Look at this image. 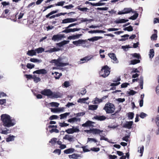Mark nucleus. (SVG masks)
<instances>
[{
  "instance_id": "nucleus-1",
  "label": "nucleus",
  "mask_w": 159,
  "mask_h": 159,
  "mask_svg": "<svg viewBox=\"0 0 159 159\" xmlns=\"http://www.w3.org/2000/svg\"><path fill=\"white\" fill-rule=\"evenodd\" d=\"M1 119L3 125L7 127L13 126L16 123L15 120L11 118L10 116L7 114H2L1 116Z\"/></svg>"
},
{
  "instance_id": "nucleus-2",
  "label": "nucleus",
  "mask_w": 159,
  "mask_h": 159,
  "mask_svg": "<svg viewBox=\"0 0 159 159\" xmlns=\"http://www.w3.org/2000/svg\"><path fill=\"white\" fill-rule=\"evenodd\" d=\"M50 62L52 63H54V65L57 67H62L69 65L68 62H65L63 61V58L61 57H59L57 59H53Z\"/></svg>"
},
{
  "instance_id": "nucleus-3",
  "label": "nucleus",
  "mask_w": 159,
  "mask_h": 159,
  "mask_svg": "<svg viewBox=\"0 0 159 159\" xmlns=\"http://www.w3.org/2000/svg\"><path fill=\"white\" fill-rule=\"evenodd\" d=\"M103 109L106 111L107 113L111 114L114 112L115 108L113 104L109 103L105 104Z\"/></svg>"
},
{
  "instance_id": "nucleus-4",
  "label": "nucleus",
  "mask_w": 159,
  "mask_h": 159,
  "mask_svg": "<svg viewBox=\"0 0 159 159\" xmlns=\"http://www.w3.org/2000/svg\"><path fill=\"white\" fill-rule=\"evenodd\" d=\"M110 68L107 66H103L100 72V75L104 78L107 77L110 74Z\"/></svg>"
},
{
  "instance_id": "nucleus-5",
  "label": "nucleus",
  "mask_w": 159,
  "mask_h": 159,
  "mask_svg": "<svg viewBox=\"0 0 159 159\" xmlns=\"http://www.w3.org/2000/svg\"><path fill=\"white\" fill-rule=\"evenodd\" d=\"M131 12L132 13H135V11H134L130 7L125 8L122 10L121 11H119L117 14L119 15L122 14H125L130 13Z\"/></svg>"
},
{
  "instance_id": "nucleus-6",
  "label": "nucleus",
  "mask_w": 159,
  "mask_h": 159,
  "mask_svg": "<svg viewBox=\"0 0 159 159\" xmlns=\"http://www.w3.org/2000/svg\"><path fill=\"white\" fill-rule=\"evenodd\" d=\"M41 93L43 95L51 97L52 91L50 89H45L41 92Z\"/></svg>"
},
{
  "instance_id": "nucleus-7",
  "label": "nucleus",
  "mask_w": 159,
  "mask_h": 159,
  "mask_svg": "<svg viewBox=\"0 0 159 159\" xmlns=\"http://www.w3.org/2000/svg\"><path fill=\"white\" fill-rule=\"evenodd\" d=\"M63 37V36L61 34H57L53 35L52 39L54 41H59L61 40Z\"/></svg>"
},
{
  "instance_id": "nucleus-8",
  "label": "nucleus",
  "mask_w": 159,
  "mask_h": 159,
  "mask_svg": "<svg viewBox=\"0 0 159 159\" xmlns=\"http://www.w3.org/2000/svg\"><path fill=\"white\" fill-rule=\"evenodd\" d=\"M108 56L112 60V62L114 63H118V61L116 57L115 54L113 53H110L108 54Z\"/></svg>"
},
{
  "instance_id": "nucleus-9",
  "label": "nucleus",
  "mask_w": 159,
  "mask_h": 159,
  "mask_svg": "<svg viewBox=\"0 0 159 159\" xmlns=\"http://www.w3.org/2000/svg\"><path fill=\"white\" fill-rule=\"evenodd\" d=\"M61 94L58 92H52V94H51L50 98H61Z\"/></svg>"
},
{
  "instance_id": "nucleus-10",
  "label": "nucleus",
  "mask_w": 159,
  "mask_h": 159,
  "mask_svg": "<svg viewBox=\"0 0 159 159\" xmlns=\"http://www.w3.org/2000/svg\"><path fill=\"white\" fill-rule=\"evenodd\" d=\"M81 29V28L66 29L65 30L62 31V32L68 33L70 32H75L76 31H79Z\"/></svg>"
},
{
  "instance_id": "nucleus-11",
  "label": "nucleus",
  "mask_w": 159,
  "mask_h": 159,
  "mask_svg": "<svg viewBox=\"0 0 159 159\" xmlns=\"http://www.w3.org/2000/svg\"><path fill=\"white\" fill-rule=\"evenodd\" d=\"M80 118L74 117L69 119L67 121L71 123H73L77 121L80 122Z\"/></svg>"
},
{
  "instance_id": "nucleus-12",
  "label": "nucleus",
  "mask_w": 159,
  "mask_h": 159,
  "mask_svg": "<svg viewBox=\"0 0 159 159\" xmlns=\"http://www.w3.org/2000/svg\"><path fill=\"white\" fill-rule=\"evenodd\" d=\"M33 74H45L47 73V71L46 70L43 69L40 70H36L33 72Z\"/></svg>"
},
{
  "instance_id": "nucleus-13",
  "label": "nucleus",
  "mask_w": 159,
  "mask_h": 159,
  "mask_svg": "<svg viewBox=\"0 0 159 159\" xmlns=\"http://www.w3.org/2000/svg\"><path fill=\"white\" fill-rule=\"evenodd\" d=\"M133 124V122L132 121H127L124 124L123 126L124 128L129 129L131 128Z\"/></svg>"
},
{
  "instance_id": "nucleus-14",
  "label": "nucleus",
  "mask_w": 159,
  "mask_h": 159,
  "mask_svg": "<svg viewBox=\"0 0 159 159\" xmlns=\"http://www.w3.org/2000/svg\"><path fill=\"white\" fill-rule=\"evenodd\" d=\"M82 35V34H77L75 35H73L72 36H69L68 37V39L71 40V39H79L80 36Z\"/></svg>"
},
{
  "instance_id": "nucleus-15",
  "label": "nucleus",
  "mask_w": 159,
  "mask_h": 159,
  "mask_svg": "<svg viewBox=\"0 0 159 159\" xmlns=\"http://www.w3.org/2000/svg\"><path fill=\"white\" fill-rule=\"evenodd\" d=\"M129 21L128 20H125L124 19H117L114 21V22L117 24L125 23Z\"/></svg>"
},
{
  "instance_id": "nucleus-16",
  "label": "nucleus",
  "mask_w": 159,
  "mask_h": 159,
  "mask_svg": "<svg viewBox=\"0 0 159 159\" xmlns=\"http://www.w3.org/2000/svg\"><path fill=\"white\" fill-rule=\"evenodd\" d=\"M92 58V57L90 56H87L82 58L80 59V61H83V62H80V63H83L85 62H87L88 61L90 60Z\"/></svg>"
},
{
  "instance_id": "nucleus-17",
  "label": "nucleus",
  "mask_w": 159,
  "mask_h": 159,
  "mask_svg": "<svg viewBox=\"0 0 159 159\" xmlns=\"http://www.w3.org/2000/svg\"><path fill=\"white\" fill-rule=\"evenodd\" d=\"M64 139L67 140L70 142H72L73 141V136L71 135L66 134L63 138Z\"/></svg>"
},
{
  "instance_id": "nucleus-18",
  "label": "nucleus",
  "mask_w": 159,
  "mask_h": 159,
  "mask_svg": "<svg viewBox=\"0 0 159 159\" xmlns=\"http://www.w3.org/2000/svg\"><path fill=\"white\" fill-rule=\"evenodd\" d=\"M94 118L98 120L102 121L105 120L106 117L104 116H96L94 117Z\"/></svg>"
},
{
  "instance_id": "nucleus-19",
  "label": "nucleus",
  "mask_w": 159,
  "mask_h": 159,
  "mask_svg": "<svg viewBox=\"0 0 159 159\" xmlns=\"http://www.w3.org/2000/svg\"><path fill=\"white\" fill-rule=\"evenodd\" d=\"M94 123L93 122L91 121L88 120L85 123L83 124L82 125L83 127H87L88 126H92V124Z\"/></svg>"
},
{
  "instance_id": "nucleus-20",
  "label": "nucleus",
  "mask_w": 159,
  "mask_h": 159,
  "mask_svg": "<svg viewBox=\"0 0 159 159\" xmlns=\"http://www.w3.org/2000/svg\"><path fill=\"white\" fill-rule=\"evenodd\" d=\"M102 38V37L101 36H94L92 38L88 39V40L90 41L94 42Z\"/></svg>"
},
{
  "instance_id": "nucleus-21",
  "label": "nucleus",
  "mask_w": 159,
  "mask_h": 159,
  "mask_svg": "<svg viewBox=\"0 0 159 159\" xmlns=\"http://www.w3.org/2000/svg\"><path fill=\"white\" fill-rule=\"evenodd\" d=\"M84 42V40L82 39H79L78 40L74 41L73 42V43L76 46H78L80 44H82Z\"/></svg>"
},
{
  "instance_id": "nucleus-22",
  "label": "nucleus",
  "mask_w": 159,
  "mask_h": 159,
  "mask_svg": "<svg viewBox=\"0 0 159 159\" xmlns=\"http://www.w3.org/2000/svg\"><path fill=\"white\" fill-rule=\"evenodd\" d=\"M77 9L79 10L84 12H88L89 10V9L87 7H81L80 6L77 7Z\"/></svg>"
},
{
  "instance_id": "nucleus-23",
  "label": "nucleus",
  "mask_w": 159,
  "mask_h": 159,
  "mask_svg": "<svg viewBox=\"0 0 159 159\" xmlns=\"http://www.w3.org/2000/svg\"><path fill=\"white\" fill-rule=\"evenodd\" d=\"M101 130L97 129H92L91 130L92 133L93 134H100Z\"/></svg>"
},
{
  "instance_id": "nucleus-24",
  "label": "nucleus",
  "mask_w": 159,
  "mask_h": 159,
  "mask_svg": "<svg viewBox=\"0 0 159 159\" xmlns=\"http://www.w3.org/2000/svg\"><path fill=\"white\" fill-rule=\"evenodd\" d=\"M70 114V112H66L63 114H61L60 115V119L61 120L65 119Z\"/></svg>"
},
{
  "instance_id": "nucleus-25",
  "label": "nucleus",
  "mask_w": 159,
  "mask_h": 159,
  "mask_svg": "<svg viewBox=\"0 0 159 159\" xmlns=\"http://www.w3.org/2000/svg\"><path fill=\"white\" fill-rule=\"evenodd\" d=\"M154 51L153 49H151L149 50V56L150 59H152L154 56Z\"/></svg>"
},
{
  "instance_id": "nucleus-26",
  "label": "nucleus",
  "mask_w": 159,
  "mask_h": 159,
  "mask_svg": "<svg viewBox=\"0 0 159 159\" xmlns=\"http://www.w3.org/2000/svg\"><path fill=\"white\" fill-rule=\"evenodd\" d=\"M27 54L29 56H32L36 55V53L35 50H29Z\"/></svg>"
},
{
  "instance_id": "nucleus-27",
  "label": "nucleus",
  "mask_w": 159,
  "mask_h": 159,
  "mask_svg": "<svg viewBox=\"0 0 159 159\" xmlns=\"http://www.w3.org/2000/svg\"><path fill=\"white\" fill-rule=\"evenodd\" d=\"M74 151V149L73 148H70L65 150L64 152L66 154H69L73 152Z\"/></svg>"
},
{
  "instance_id": "nucleus-28",
  "label": "nucleus",
  "mask_w": 159,
  "mask_h": 159,
  "mask_svg": "<svg viewBox=\"0 0 159 159\" xmlns=\"http://www.w3.org/2000/svg\"><path fill=\"white\" fill-rule=\"evenodd\" d=\"M52 74L55 75L54 77L56 79H58L62 75L61 73H59L57 72H55L54 73L52 72Z\"/></svg>"
},
{
  "instance_id": "nucleus-29",
  "label": "nucleus",
  "mask_w": 159,
  "mask_h": 159,
  "mask_svg": "<svg viewBox=\"0 0 159 159\" xmlns=\"http://www.w3.org/2000/svg\"><path fill=\"white\" fill-rule=\"evenodd\" d=\"M139 85L141 89H143V77L142 76H141L140 77L139 79Z\"/></svg>"
},
{
  "instance_id": "nucleus-30",
  "label": "nucleus",
  "mask_w": 159,
  "mask_h": 159,
  "mask_svg": "<svg viewBox=\"0 0 159 159\" xmlns=\"http://www.w3.org/2000/svg\"><path fill=\"white\" fill-rule=\"evenodd\" d=\"M98 107L97 105H90L89 106V110L94 111L96 110Z\"/></svg>"
},
{
  "instance_id": "nucleus-31",
  "label": "nucleus",
  "mask_w": 159,
  "mask_h": 159,
  "mask_svg": "<svg viewBox=\"0 0 159 159\" xmlns=\"http://www.w3.org/2000/svg\"><path fill=\"white\" fill-rule=\"evenodd\" d=\"M144 148L143 146L141 147H139L138 148V152H139L141 153L140 157L143 156V154L144 151Z\"/></svg>"
},
{
  "instance_id": "nucleus-32",
  "label": "nucleus",
  "mask_w": 159,
  "mask_h": 159,
  "mask_svg": "<svg viewBox=\"0 0 159 159\" xmlns=\"http://www.w3.org/2000/svg\"><path fill=\"white\" fill-rule=\"evenodd\" d=\"M15 137L13 135H10L6 139V140L7 142H9L14 140Z\"/></svg>"
},
{
  "instance_id": "nucleus-33",
  "label": "nucleus",
  "mask_w": 159,
  "mask_h": 159,
  "mask_svg": "<svg viewBox=\"0 0 159 159\" xmlns=\"http://www.w3.org/2000/svg\"><path fill=\"white\" fill-rule=\"evenodd\" d=\"M44 48L42 47H40L35 49L36 53H42L44 51Z\"/></svg>"
},
{
  "instance_id": "nucleus-34",
  "label": "nucleus",
  "mask_w": 159,
  "mask_h": 159,
  "mask_svg": "<svg viewBox=\"0 0 159 159\" xmlns=\"http://www.w3.org/2000/svg\"><path fill=\"white\" fill-rule=\"evenodd\" d=\"M93 103L94 104H98L102 102V99H99L97 97H96L93 101Z\"/></svg>"
},
{
  "instance_id": "nucleus-35",
  "label": "nucleus",
  "mask_w": 159,
  "mask_h": 159,
  "mask_svg": "<svg viewBox=\"0 0 159 159\" xmlns=\"http://www.w3.org/2000/svg\"><path fill=\"white\" fill-rule=\"evenodd\" d=\"M79 157V155L75 153L69 155V157L70 158L77 159Z\"/></svg>"
},
{
  "instance_id": "nucleus-36",
  "label": "nucleus",
  "mask_w": 159,
  "mask_h": 159,
  "mask_svg": "<svg viewBox=\"0 0 159 159\" xmlns=\"http://www.w3.org/2000/svg\"><path fill=\"white\" fill-rule=\"evenodd\" d=\"M129 36V35L127 34H125L123 35H122L121 36V37L122 38H122L120 40V41H125L126 39H128V37Z\"/></svg>"
},
{
  "instance_id": "nucleus-37",
  "label": "nucleus",
  "mask_w": 159,
  "mask_h": 159,
  "mask_svg": "<svg viewBox=\"0 0 159 159\" xmlns=\"http://www.w3.org/2000/svg\"><path fill=\"white\" fill-rule=\"evenodd\" d=\"M33 79L34 80V81L37 83L39 82L40 81L41 79L39 77H37L35 75H34Z\"/></svg>"
},
{
  "instance_id": "nucleus-38",
  "label": "nucleus",
  "mask_w": 159,
  "mask_h": 159,
  "mask_svg": "<svg viewBox=\"0 0 159 159\" xmlns=\"http://www.w3.org/2000/svg\"><path fill=\"white\" fill-rule=\"evenodd\" d=\"M81 20V22L79 23H83L87 21H91L93 20L92 19H88L87 18H81L80 19Z\"/></svg>"
},
{
  "instance_id": "nucleus-39",
  "label": "nucleus",
  "mask_w": 159,
  "mask_h": 159,
  "mask_svg": "<svg viewBox=\"0 0 159 159\" xmlns=\"http://www.w3.org/2000/svg\"><path fill=\"white\" fill-rule=\"evenodd\" d=\"M128 119L129 120L132 119L134 117V114L133 112H129L127 114Z\"/></svg>"
},
{
  "instance_id": "nucleus-40",
  "label": "nucleus",
  "mask_w": 159,
  "mask_h": 159,
  "mask_svg": "<svg viewBox=\"0 0 159 159\" xmlns=\"http://www.w3.org/2000/svg\"><path fill=\"white\" fill-rule=\"evenodd\" d=\"M59 50V48H50L47 52H49V53H52L53 52L58 51Z\"/></svg>"
},
{
  "instance_id": "nucleus-41",
  "label": "nucleus",
  "mask_w": 159,
  "mask_h": 159,
  "mask_svg": "<svg viewBox=\"0 0 159 159\" xmlns=\"http://www.w3.org/2000/svg\"><path fill=\"white\" fill-rule=\"evenodd\" d=\"M138 16V14L137 13H135L134 15L129 17V19L130 20H135Z\"/></svg>"
},
{
  "instance_id": "nucleus-42",
  "label": "nucleus",
  "mask_w": 159,
  "mask_h": 159,
  "mask_svg": "<svg viewBox=\"0 0 159 159\" xmlns=\"http://www.w3.org/2000/svg\"><path fill=\"white\" fill-rule=\"evenodd\" d=\"M30 61L36 63V62H40L41 61L37 59L34 58H31L30 59Z\"/></svg>"
},
{
  "instance_id": "nucleus-43",
  "label": "nucleus",
  "mask_w": 159,
  "mask_h": 159,
  "mask_svg": "<svg viewBox=\"0 0 159 159\" xmlns=\"http://www.w3.org/2000/svg\"><path fill=\"white\" fill-rule=\"evenodd\" d=\"M140 62L139 60L134 59L132 60L131 61V63L133 65H134L137 63H139Z\"/></svg>"
},
{
  "instance_id": "nucleus-44",
  "label": "nucleus",
  "mask_w": 159,
  "mask_h": 159,
  "mask_svg": "<svg viewBox=\"0 0 159 159\" xmlns=\"http://www.w3.org/2000/svg\"><path fill=\"white\" fill-rule=\"evenodd\" d=\"M65 2V1H61V2H58L57 3H56L55 4H54V6H62L64 5V4Z\"/></svg>"
},
{
  "instance_id": "nucleus-45",
  "label": "nucleus",
  "mask_w": 159,
  "mask_h": 159,
  "mask_svg": "<svg viewBox=\"0 0 159 159\" xmlns=\"http://www.w3.org/2000/svg\"><path fill=\"white\" fill-rule=\"evenodd\" d=\"M139 116L142 119H143L148 116V115L143 112H142L140 113Z\"/></svg>"
},
{
  "instance_id": "nucleus-46",
  "label": "nucleus",
  "mask_w": 159,
  "mask_h": 159,
  "mask_svg": "<svg viewBox=\"0 0 159 159\" xmlns=\"http://www.w3.org/2000/svg\"><path fill=\"white\" fill-rule=\"evenodd\" d=\"M51 106L52 107H57L59 105V104L56 102H52L50 103Z\"/></svg>"
},
{
  "instance_id": "nucleus-47",
  "label": "nucleus",
  "mask_w": 159,
  "mask_h": 159,
  "mask_svg": "<svg viewBox=\"0 0 159 159\" xmlns=\"http://www.w3.org/2000/svg\"><path fill=\"white\" fill-rule=\"evenodd\" d=\"M100 134H99V135L100 136V137H102V136H105L107 135V133L105 131H103V130H101V132H100Z\"/></svg>"
},
{
  "instance_id": "nucleus-48",
  "label": "nucleus",
  "mask_w": 159,
  "mask_h": 159,
  "mask_svg": "<svg viewBox=\"0 0 159 159\" xmlns=\"http://www.w3.org/2000/svg\"><path fill=\"white\" fill-rule=\"evenodd\" d=\"M57 140L56 138H53L49 141V143H51L52 145H54L56 143Z\"/></svg>"
},
{
  "instance_id": "nucleus-49",
  "label": "nucleus",
  "mask_w": 159,
  "mask_h": 159,
  "mask_svg": "<svg viewBox=\"0 0 159 159\" xmlns=\"http://www.w3.org/2000/svg\"><path fill=\"white\" fill-rule=\"evenodd\" d=\"M62 85L65 88H67L70 85V83L68 81H65Z\"/></svg>"
},
{
  "instance_id": "nucleus-50",
  "label": "nucleus",
  "mask_w": 159,
  "mask_h": 159,
  "mask_svg": "<svg viewBox=\"0 0 159 159\" xmlns=\"http://www.w3.org/2000/svg\"><path fill=\"white\" fill-rule=\"evenodd\" d=\"M34 65L31 63H27L26 65L27 67L29 69H32L34 67Z\"/></svg>"
},
{
  "instance_id": "nucleus-51",
  "label": "nucleus",
  "mask_w": 159,
  "mask_h": 159,
  "mask_svg": "<svg viewBox=\"0 0 159 159\" xmlns=\"http://www.w3.org/2000/svg\"><path fill=\"white\" fill-rule=\"evenodd\" d=\"M10 132V131L9 129H7L6 130H2V131L1 133L2 134H7L9 133Z\"/></svg>"
},
{
  "instance_id": "nucleus-52",
  "label": "nucleus",
  "mask_w": 159,
  "mask_h": 159,
  "mask_svg": "<svg viewBox=\"0 0 159 159\" xmlns=\"http://www.w3.org/2000/svg\"><path fill=\"white\" fill-rule=\"evenodd\" d=\"M132 56L133 57L136 58L138 59H139L140 58V56L139 54L135 53L132 54Z\"/></svg>"
},
{
  "instance_id": "nucleus-53",
  "label": "nucleus",
  "mask_w": 159,
  "mask_h": 159,
  "mask_svg": "<svg viewBox=\"0 0 159 159\" xmlns=\"http://www.w3.org/2000/svg\"><path fill=\"white\" fill-rule=\"evenodd\" d=\"M69 125V124L66 123L65 122L59 123V125L61 127H64L67 126H68Z\"/></svg>"
},
{
  "instance_id": "nucleus-54",
  "label": "nucleus",
  "mask_w": 159,
  "mask_h": 159,
  "mask_svg": "<svg viewBox=\"0 0 159 159\" xmlns=\"http://www.w3.org/2000/svg\"><path fill=\"white\" fill-rule=\"evenodd\" d=\"M85 114V113L84 112H81L77 113L75 114V115L77 117H79L80 116H82L84 115Z\"/></svg>"
},
{
  "instance_id": "nucleus-55",
  "label": "nucleus",
  "mask_w": 159,
  "mask_h": 159,
  "mask_svg": "<svg viewBox=\"0 0 159 159\" xmlns=\"http://www.w3.org/2000/svg\"><path fill=\"white\" fill-rule=\"evenodd\" d=\"M157 34H154L152 35L151 37V39L152 40H156L157 38Z\"/></svg>"
},
{
  "instance_id": "nucleus-56",
  "label": "nucleus",
  "mask_w": 159,
  "mask_h": 159,
  "mask_svg": "<svg viewBox=\"0 0 159 159\" xmlns=\"http://www.w3.org/2000/svg\"><path fill=\"white\" fill-rule=\"evenodd\" d=\"M108 9V8L107 7H98L96 8V9L97 10H103V11H106Z\"/></svg>"
},
{
  "instance_id": "nucleus-57",
  "label": "nucleus",
  "mask_w": 159,
  "mask_h": 159,
  "mask_svg": "<svg viewBox=\"0 0 159 159\" xmlns=\"http://www.w3.org/2000/svg\"><path fill=\"white\" fill-rule=\"evenodd\" d=\"M74 7V6L72 4H70L69 5L63 7V8H66V9H71Z\"/></svg>"
},
{
  "instance_id": "nucleus-58",
  "label": "nucleus",
  "mask_w": 159,
  "mask_h": 159,
  "mask_svg": "<svg viewBox=\"0 0 159 159\" xmlns=\"http://www.w3.org/2000/svg\"><path fill=\"white\" fill-rule=\"evenodd\" d=\"M93 142L94 143H97V141L93 138H88V142Z\"/></svg>"
},
{
  "instance_id": "nucleus-59",
  "label": "nucleus",
  "mask_w": 159,
  "mask_h": 159,
  "mask_svg": "<svg viewBox=\"0 0 159 159\" xmlns=\"http://www.w3.org/2000/svg\"><path fill=\"white\" fill-rule=\"evenodd\" d=\"M78 25V23H73V24L70 25L67 27H66L65 28L66 29H69V28H70L71 27L74 26L75 25Z\"/></svg>"
},
{
  "instance_id": "nucleus-60",
  "label": "nucleus",
  "mask_w": 159,
  "mask_h": 159,
  "mask_svg": "<svg viewBox=\"0 0 159 159\" xmlns=\"http://www.w3.org/2000/svg\"><path fill=\"white\" fill-rule=\"evenodd\" d=\"M66 132L68 134H71L73 133L72 128L66 130Z\"/></svg>"
},
{
  "instance_id": "nucleus-61",
  "label": "nucleus",
  "mask_w": 159,
  "mask_h": 159,
  "mask_svg": "<svg viewBox=\"0 0 159 159\" xmlns=\"http://www.w3.org/2000/svg\"><path fill=\"white\" fill-rule=\"evenodd\" d=\"M1 4L3 5V7H5L6 6L9 5L10 3L9 2H7L5 1L2 2H1Z\"/></svg>"
},
{
  "instance_id": "nucleus-62",
  "label": "nucleus",
  "mask_w": 159,
  "mask_h": 159,
  "mask_svg": "<svg viewBox=\"0 0 159 159\" xmlns=\"http://www.w3.org/2000/svg\"><path fill=\"white\" fill-rule=\"evenodd\" d=\"M91 150L93 151L98 152L100 150V148H91Z\"/></svg>"
},
{
  "instance_id": "nucleus-63",
  "label": "nucleus",
  "mask_w": 159,
  "mask_h": 159,
  "mask_svg": "<svg viewBox=\"0 0 159 159\" xmlns=\"http://www.w3.org/2000/svg\"><path fill=\"white\" fill-rule=\"evenodd\" d=\"M61 23L62 24H66L69 23V18L65 19L63 20H62V22Z\"/></svg>"
},
{
  "instance_id": "nucleus-64",
  "label": "nucleus",
  "mask_w": 159,
  "mask_h": 159,
  "mask_svg": "<svg viewBox=\"0 0 159 159\" xmlns=\"http://www.w3.org/2000/svg\"><path fill=\"white\" fill-rule=\"evenodd\" d=\"M156 92L157 94L159 95V84L156 87Z\"/></svg>"
}]
</instances>
